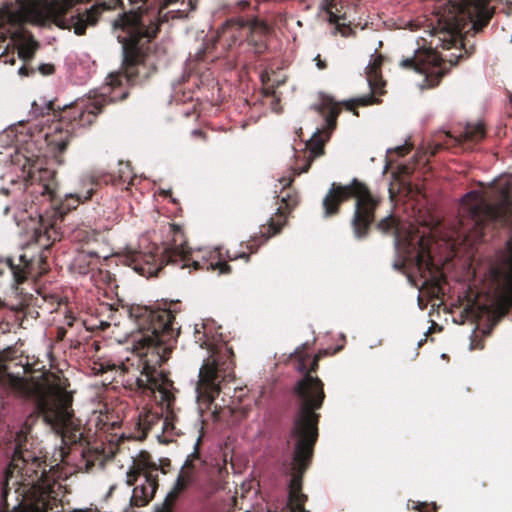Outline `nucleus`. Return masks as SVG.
Returning <instances> with one entry per match:
<instances>
[{"label":"nucleus","mask_w":512,"mask_h":512,"mask_svg":"<svg viewBox=\"0 0 512 512\" xmlns=\"http://www.w3.org/2000/svg\"><path fill=\"white\" fill-rule=\"evenodd\" d=\"M102 108L99 100L80 101L65 107L59 119L53 123L51 131L46 133L48 145L60 153L64 152L75 130L92 125Z\"/></svg>","instance_id":"11"},{"label":"nucleus","mask_w":512,"mask_h":512,"mask_svg":"<svg viewBox=\"0 0 512 512\" xmlns=\"http://www.w3.org/2000/svg\"><path fill=\"white\" fill-rule=\"evenodd\" d=\"M193 482V472L188 466H184L180 471L176 483L172 490L167 494L166 499L159 512H172L174 502L186 491Z\"/></svg>","instance_id":"20"},{"label":"nucleus","mask_w":512,"mask_h":512,"mask_svg":"<svg viewBox=\"0 0 512 512\" xmlns=\"http://www.w3.org/2000/svg\"><path fill=\"white\" fill-rule=\"evenodd\" d=\"M511 188V181L501 177L481 191H471L462 198L460 228L452 244L456 253L462 249L469 253L482 239L488 223L506 224L511 221Z\"/></svg>","instance_id":"5"},{"label":"nucleus","mask_w":512,"mask_h":512,"mask_svg":"<svg viewBox=\"0 0 512 512\" xmlns=\"http://www.w3.org/2000/svg\"><path fill=\"white\" fill-rule=\"evenodd\" d=\"M167 14H171V18H182L187 16V11L185 9H172L169 10L163 17H167Z\"/></svg>","instance_id":"28"},{"label":"nucleus","mask_w":512,"mask_h":512,"mask_svg":"<svg viewBox=\"0 0 512 512\" xmlns=\"http://www.w3.org/2000/svg\"><path fill=\"white\" fill-rule=\"evenodd\" d=\"M383 64V56L381 54H373L370 62L366 67V77L372 94L353 99L346 103V107L350 111H354L356 105L367 106L380 103L377 95L384 94L385 81L382 79L381 66Z\"/></svg>","instance_id":"14"},{"label":"nucleus","mask_w":512,"mask_h":512,"mask_svg":"<svg viewBox=\"0 0 512 512\" xmlns=\"http://www.w3.org/2000/svg\"><path fill=\"white\" fill-rule=\"evenodd\" d=\"M158 470L149 467L146 456L133 461L132 467L127 472L126 482L133 485L137 481L139 483L133 489L131 504L137 507L147 505L154 497L158 488Z\"/></svg>","instance_id":"13"},{"label":"nucleus","mask_w":512,"mask_h":512,"mask_svg":"<svg viewBox=\"0 0 512 512\" xmlns=\"http://www.w3.org/2000/svg\"><path fill=\"white\" fill-rule=\"evenodd\" d=\"M324 143L325 141L320 137L319 133L316 132L307 143V160L306 164L299 170L294 171L293 175L283 177L279 179L281 185V205L277 208L276 213L270 218L268 224L260 227L259 233L251 237L247 242V249L250 251L249 254L242 252L240 254L227 252L229 260H236L239 258L249 259V255L256 252L257 249L265 243L269 238L278 234L282 227L286 224L288 212L298 204V196L296 193L291 191L285 192L284 190L291 185L294 180V176L305 173L309 170L313 160L324 154Z\"/></svg>","instance_id":"9"},{"label":"nucleus","mask_w":512,"mask_h":512,"mask_svg":"<svg viewBox=\"0 0 512 512\" xmlns=\"http://www.w3.org/2000/svg\"><path fill=\"white\" fill-rule=\"evenodd\" d=\"M321 356L322 352L313 357L299 354L296 367L303 373V377L294 386L299 406L287 441L292 451L291 479L288 486V505L291 512H309L304 508L307 496L301 492V488L302 475L309 466L318 437L319 415L315 411L321 408L325 398L323 382L312 375L318 369Z\"/></svg>","instance_id":"4"},{"label":"nucleus","mask_w":512,"mask_h":512,"mask_svg":"<svg viewBox=\"0 0 512 512\" xmlns=\"http://www.w3.org/2000/svg\"><path fill=\"white\" fill-rule=\"evenodd\" d=\"M130 316L138 328L134 335V351L125 360L108 365V369L118 368L129 385L135 384L142 393L156 394V401L172 411L174 402L173 383L157 369L171 350L172 341L178 336L174 327V312L170 308L151 309L134 306Z\"/></svg>","instance_id":"2"},{"label":"nucleus","mask_w":512,"mask_h":512,"mask_svg":"<svg viewBox=\"0 0 512 512\" xmlns=\"http://www.w3.org/2000/svg\"><path fill=\"white\" fill-rule=\"evenodd\" d=\"M135 5L114 22L118 31L117 38L123 46L124 73L110 74L106 93L111 99L123 100L126 91L115 94L123 81L136 83L148 79L156 67L150 52V42L156 37L163 9L178 0H127ZM125 8L124 0H21L11 13L14 21L44 26L54 23L63 29H73L77 35H83L88 26L96 24L103 10Z\"/></svg>","instance_id":"1"},{"label":"nucleus","mask_w":512,"mask_h":512,"mask_svg":"<svg viewBox=\"0 0 512 512\" xmlns=\"http://www.w3.org/2000/svg\"><path fill=\"white\" fill-rule=\"evenodd\" d=\"M267 512H276V510H275V511H273L271 508H268V509H267Z\"/></svg>","instance_id":"37"},{"label":"nucleus","mask_w":512,"mask_h":512,"mask_svg":"<svg viewBox=\"0 0 512 512\" xmlns=\"http://www.w3.org/2000/svg\"><path fill=\"white\" fill-rule=\"evenodd\" d=\"M246 512H250V511H246Z\"/></svg>","instance_id":"39"},{"label":"nucleus","mask_w":512,"mask_h":512,"mask_svg":"<svg viewBox=\"0 0 512 512\" xmlns=\"http://www.w3.org/2000/svg\"><path fill=\"white\" fill-rule=\"evenodd\" d=\"M89 236H90V238H94L95 234H94V233H92V234H91V235H89Z\"/></svg>","instance_id":"38"},{"label":"nucleus","mask_w":512,"mask_h":512,"mask_svg":"<svg viewBox=\"0 0 512 512\" xmlns=\"http://www.w3.org/2000/svg\"><path fill=\"white\" fill-rule=\"evenodd\" d=\"M56 197V181L54 171L47 168L30 167L25 178L24 199L15 202L13 208L20 212H29L32 217V210L35 206V213L39 217V225L33 228V238L45 250L59 239V232L55 221H50L48 215L43 216L38 207L51 204Z\"/></svg>","instance_id":"7"},{"label":"nucleus","mask_w":512,"mask_h":512,"mask_svg":"<svg viewBox=\"0 0 512 512\" xmlns=\"http://www.w3.org/2000/svg\"><path fill=\"white\" fill-rule=\"evenodd\" d=\"M19 73H20L21 75H27V73H26V68H25V67H21V68L19 69Z\"/></svg>","instance_id":"34"},{"label":"nucleus","mask_w":512,"mask_h":512,"mask_svg":"<svg viewBox=\"0 0 512 512\" xmlns=\"http://www.w3.org/2000/svg\"><path fill=\"white\" fill-rule=\"evenodd\" d=\"M416 509L419 512H437V506L436 504H427V503H421L417 505Z\"/></svg>","instance_id":"26"},{"label":"nucleus","mask_w":512,"mask_h":512,"mask_svg":"<svg viewBox=\"0 0 512 512\" xmlns=\"http://www.w3.org/2000/svg\"><path fill=\"white\" fill-rule=\"evenodd\" d=\"M485 135L484 126L482 123L467 124L463 133L460 135L461 139L467 141H479Z\"/></svg>","instance_id":"24"},{"label":"nucleus","mask_w":512,"mask_h":512,"mask_svg":"<svg viewBox=\"0 0 512 512\" xmlns=\"http://www.w3.org/2000/svg\"><path fill=\"white\" fill-rule=\"evenodd\" d=\"M315 109L324 117L327 128L333 129L336 125V118L340 113L339 105L328 95L320 94L319 103Z\"/></svg>","instance_id":"21"},{"label":"nucleus","mask_w":512,"mask_h":512,"mask_svg":"<svg viewBox=\"0 0 512 512\" xmlns=\"http://www.w3.org/2000/svg\"><path fill=\"white\" fill-rule=\"evenodd\" d=\"M491 0H460L459 3L448 0L439 3L431 18L430 45L441 46L446 50L455 48L458 53L440 55L435 49H420L411 58L403 59L401 67L413 69L426 75L425 86L435 87L446 73L445 64L455 65L465 54L472 53V47L466 48V34L473 30L479 32L486 26L493 15L489 7Z\"/></svg>","instance_id":"3"},{"label":"nucleus","mask_w":512,"mask_h":512,"mask_svg":"<svg viewBox=\"0 0 512 512\" xmlns=\"http://www.w3.org/2000/svg\"><path fill=\"white\" fill-rule=\"evenodd\" d=\"M93 183H90V188H88L84 193H74L66 195L65 199L62 201L59 207L53 211V216L59 215L62 217L65 213L75 209L80 203H84L89 200L94 192Z\"/></svg>","instance_id":"22"},{"label":"nucleus","mask_w":512,"mask_h":512,"mask_svg":"<svg viewBox=\"0 0 512 512\" xmlns=\"http://www.w3.org/2000/svg\"><path fill=\"white\" fill-rule=\"evenodd\" d=\"M321 9L328 15V21L331 24L340 25L341 20H345V13L342 12L343 6L338 0H322Z\"/></svg>","instance_id":"23"},{"label":"nucleus","mask_w":512,"mask_h":512,"mask_svg":"<svg viewBox=\"0 0 512 512\" xmlns=\"http://www.w3.org/2000/svg\"><path fill=\"white\" fill-rule=\"evenodd\" d=\"M350 197L356 198L352 226L355 236L361 239L367 235L368 229L374 221V211L379 203V200L373 197L362 183L354 181L350 186L332 184L323 199L324 215L329 217L337 214L340 204Z\"/></svg>","instance_id":"10"},{"label":"nucleus","mask_w":512,"mask_h":512,"mask_svg":"<svg viewBox=\"0 0 512 512\" xmlns=\"http://www.w3.org/2000/svg\"><path fill=\"white\" fill-rule=\"evenodd\" d=\"M179 245V237L177 236V230H175V237L173 244L168 245L161 258L156 256L154 253H143V252H136L131 256V263L130 265L133 267L135 271L140 273L141 275L145 277H152L156 276L158 272L161 270L162 265L164 263H171L175 264L174 262L168 261L167 259V251L171 247H175Z\"/></svg>","instance_id":"16"},{"label":"nucleus","mask_w":512,"mask_h":512,"mask_svg":"<svg viewBox=\"0 0 512 512\" xmlns=\"http://www.w3.org/2000/svg\"><path fill=\"white\" fill-rule=\"evenodd\" d=\"M8 384L15 395L33 400L44 420L68 442L76 443L82 438L70 411L72 396L66 391L65 380L55 376L42 381L10 376Z\"/></svg>","instance_id":"6"},{"label":"nucleus","mask_w":512,"mask_h":512,"mask_svg":"<svg viewBox=\"0 0 512 512\" xmlns=\"http://www.w3.org/2000/svg\"><path fill=\"white\" fill-rule=\"evenodd\" d=\"M36 47H37L36 42L31 40L27 43L26 47L21 49L20 53L23 54L24 56H30L34 52Z\"/></svg>","instance_id":"27"},{"label":"nucleus","mask_w":512,"mask_h":512,"mask_svg":"<svg viewBox=\"0 0 512 512\" xmlns=\"http://www.w3.org/2000/svg\"><path fill=\"white\" fill-rule=\"evenodd\" d=\"M197 341L200 347H206L209 356L199 371V380L196 391L200 406L211 409L214 399L219 395L223 386L233 381L234 361L233 351L225 342H214L208 339L204 340L205 334H201L196 328Z\"/></svg>","instance_id":"8"},{"label":"nucleus","mask_w":512,"mask_h":512,"mask_svg":"<svg viewBox=\"0 0 512 512\" xmlns=\"http://www.w3.org/2000/svg\"><path fill=\"white\" fill-rule=\"evenodd\" d=\"M314 60L316 62V66L319 70H323L327 67L326 61L322 60L320 55H317Z\"/></svg>","instance_id":"30"},{"label":"nucleus","mask_w":512,"mask_h":512,"mask_svg":"<svg viewBox=\"0 0 512 512\" xmlns=\"http://www.w3.org/2000/svg\"><path fill=\"white\" fill-rule=\"evenodd\" d=\"M40 71L43 73V74H50L53 72V66L52 65H41L39 67Z\"/></svg>","instance_id":"31"},{"label":"nucleus","mask_w":512,"mask_h":512,"mask_svg":"<svg viewBox=\"0 0 512 512\" xmlns=\"http://www.w3.org/2000/svg\"><path fill=\"white\" fill-rule=\"evenodd\" d=\"M396 226H397L396 219L393 216H388L379 222L378 229L384 233L389 232L392 229H395L396 238L398 240L400 238V234H399V230Z\"/></svg>","instance_id":"25"},{"label":"nucleus","mask_w":512,"mask_h":512,"mask_svg":"<svg viewBox=\"0 0 512 512\" xmlns=\"http://www.w3.org/2000/svg\"><path fill=\"white\" fill-rule=\"evenodd\" d=\"M6 262L18 284L28 277L40 276L48 270L46 256L43 253L35 261L28 259L26 255H20L18 265H15L12 259H7Z\"/></svg>","instance_id":"17"},{"label":"nucleus","mask_w":512,"mask_h":512,"mask_svg":"<svg viewBox=\"0 0 512 512\" xmlns=\"http://www.w3.org/2000/svg\"><path fill=\"white\" fill-rule=\"evenodd\" d=\"M162 419L158 412L143 408L134 418V430L128 434L127 438L135 440H143L146 438L148 431Z\"/></svg>","instance_id":"18"},{"label":"nucleus","mask_w":512,"mask_h":512,"mask_svg":"<svg viewBox=\"0 0 512 512\" xmlns=\"http://www.w3.org/2000/svg\"><path fill=\"white\" fill-rule=\"evenodd\" d=\"M10 209H11V206H6L4 209V214H7Z\"/></svg>","instance_id":"36"},{"label":"nucleus","mask_w":512,"mask_h":512,"mask_svg":"<svg viewBox=\"0 0 512 512\" xmlns=\"http://www.w3.org/2000/svg\"><path fill=\"white\" fill-rule=\"evenodd\" d=\"M192 133H193V135H195V136L204 137L203 132H202V131H200V130H194Z\"/></svg>","instance_id":"33"},{"label":"nucleus","mask_w":512,"mask_h":512,"mask_svg":"<svg viewBox=\"0 0 512 512\" xmlns=\"http://www.w3.org/2000/svg\"><path fill=\"white\" fill-rule=\"evenodd\" d=\"M84 234L88 235L89 233L85 230L79 229L75 232V238H77L80 241H84L85 240Z\"/></svg>","instance_id":"32"},{"label":"nucleus","mask_w":512,"mask_h":512,"mask_svg":"<svg viewBox=\"0 0 512 512\" xmlns=\"http://www.w3.org/2000/svg\"><path fill=\"white\" fill-rule=\"evenodd\" d=\"M179 245L169 248L167 251L168 261L174 262L181 268L193 267L194 270L218 271L219 274H228L231 267L227 264L219 248L191 252L185 245L183 234L177 230Z\"/></svg>","instance_id":"12"},{"label":"nucleus","mask_w":512,"mask_h":512,"mask_svg":"<svg viewBox=\"0 0 512 512\" xmlns=\"http://www.w3.org/2000/svg\"><path fill=\"white\" fill-rule=\"evenodd\" d=\"M260 29L262 32L268 30L267 25L260 23H254L251 27H246L245 22L241 19H231L226 21L221 29L218 31V37L225 41H231L235 43L242 37L244 30H257Z\"/></svg>","instance_id":"19"},{"label":"nucleus","mask_w":512,"mask_h":512,"mask_svg":"<svg viewBox=\"0 0 512 512\" xmlns=\"http://www.w3.org/2000/svg\"><path fill=\"white\" fill-rule=\"evenodd\" d=\"M86 256L90 257V258H93V259H99L101 256L95 252V251H92V250H82L78 256V259L81 260V259H84Z\"/></svg>","instance_id":"29"},{"label":"nucleus","mask_w":512,"mask_h":512,"mask_svg":"<svg viewBox=\"0 0 512 512\" xmlns=\"http://www.w3.org/2000/svg\"><path fill=\"white\" fill-rule=\"evenodd\" d=\"M240 6L242 7H246L248 5V2L247 1H242L239 3Z\"/></svg>","instance_id":"35"},{"label":"nucleus","mask_w":512,"mask_h":512,"mask_svg":"<svg viewBox=\"0 0 512 512\" xmlns=\"http://www.w3.org/2000/svg\"><path fill=\"white\" fill-rule=\"evenodd\" d=\"M430 243L431 239L424 235L409 234L407 238V258L413 262L424 279L432 276L433 262L430 256Z\"/></svg>","instance_id":"15"}]
</instances>
